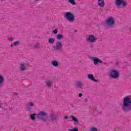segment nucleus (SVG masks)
Returning a JSON list of instances; mask_svg holds the SVG:
<instances>
[{
  "label": "nucleus",
  "mask_w": 131,
  "mask_h": 131,
  "mask_svg": "<svg viewBox=\"0 0 131 131\" xmlns=\"http://www.w3.org/2000/svg\"><path fill=\"white\" fill-rule=\"evenodd\" d=\"M33 106H34V104H33V103L32 102H29L27 103L26 105L27 111L29 112L31 111V110H32V107H33Z\"/></svg>",
  "instance_id": "nucleus-11"
},
{
  "label": "nucleus",
  "mask_w": 131,
  "mask_h": 131,
  "mask_svg": "<svg viewBox=\"0 0 131 131\" xmlns=\"http://www.w3.org/2000/svg\"><path fill=\"white\" fill-rule=\"evenodd\" d=\"M76 85L78 89H82V83L81 81H78L76 82Z\"/></svg>",
  "instance_id": "nucleus-15"
},
{
  "label": "nucleus",
  "mask_w": 131,
  "mask_h": 131,
  "mask_svg": "<svg viewBox=\"0 0 131 131\" xmlns=\"http://www.w3.org/2000/svg\"><path fill=\"white\" fill-rule=\"evenodd\" d=\"M21 43H20L19 41H16L15 42H14V46L15 47H17V46H19V45H20Z\"/></svg>",
  "instance_id": "nucleus-23"
},
{
  "label": "nucleus",
  "mask_w": 131,
  "mask_h": 131,
  "mask_svg": "<svg viewBox=\"0 0 131 131\" xmlns=\"http://www.w3.org/2000/svg\"><path fill=\"white\" fill-rule=\"evenodd\" d=\"M53 33H54V34H57V33H58V29H56L53 30Z\"/></svg>",
  "instance_id": "nucleus-26"
},
{
  "label": "nucleus",
  "mask_w": 131,
  "mask_h": 131,
  "mask_svg": "<svg viewBox=\"0 0 131 131\" xmlns=\"http://www.w3.org/2000/svg\"><path fill=\"white\" fill-rule=\"evenodd\" d=\"M75 32L76 33L77 32V31L76 30H75Z\"/></svg>",
  "instance_id": "nucleus-33"
},
{
  "label": "nucleus",
  "mask_w": 131,
  "mask_h": 131,
  "mask_svg": "<svg viewBox=\"0 0 131 131\" xmlns=\"http://www.w3.org/2000/svg\"><path fill=\"white\" fill-rule=\"evenodd\" d=\"M121 108L123 112H124L125 113L130 112L131 98L129 96H127L123 98Z\"/></svg>",
  "instance_id": "nucleus-1"
},
{
  "label": "nucleus",
  "mask_w": 131,
  "mask_h": 131,
  "mask_svg": "<svg viewBox=\"0 0 131 131\" xmlns=\"http://www.w3.org/2000/svg\"><path fill=\"white\" fill-rule=\"evenodd\" d=\"M55 38H50L48 40L49 43H54L55 42Z\"/></svg>",
  "instance_id": "nucleus-20"
},
{
  "label": "nucleus",
  "mask_w": 131,
  "mask_h": 131,
  "mask_svg": "<svg viewBox=\"0 0 131 131\" xmlns=\"http://www.w3.org/2000/svg\"><path fill=\"white\" fill-rule=\"evenodd\" d=\"M68 2H69V3H70V4H71L73 6L76 5V3L75 2V1H74V0H68Z\"/></svg>",
  "instance_id": "nucleus-22"
},
{
  "label": "nucleus",
  "mask_w": 131,
  "mask_h": 131,
  "mask_svg": "<svg viewBox=\"0 0 131 131\" xmlns=\"http://www.w3.org/2000/svg\"><path fill=\"white\" fill-rule=\"evenodd\" d=\"M104 65H107V63H104Z\"/></svg>",
  "instance_id": "nucleus-35"
},
{
  "label": "nucleus",
  "mask_w": 131,
  "mask_h": 131,
  "mask_svg": "<svg viewBox=\"0 0 131 131\" xmlns=\"http://www.w3.org/2000/svg\"><path fill=\"white\" fill-rule=\"evenodd\" d=\"M38 47H39V43H36L35 45V48H36V49H37V48H38Z\"/></svg>",
  "instance_id": "nucleus-27"
},
{
  "label": "nucleus",
  "mask_w": 131,
  "mask_h": 131,
  "mask_svg": "<svg viewBox=\"0 0 131 131\" xmlns=\"http://www.w3.org/2000/svg\"><path fill=\"white\" fill-rule=\"evenodd\" d=\"M14 94L15 96H18V93L14 92Z\"/></svg>",
  "instance_id": "nucleus-31"
},
{
  "label": "nucleus",
  "mask_w": 131,
  "mask_h": 131,
  "mask_svg": "<svg viewBox=\"0 0 131 131\" xmlns=\"http://www.w3.org/2000/svg\"><path fill=\"white\" fill-rule=\"evenodd\" d=\"M90 131H98V129H97V128H96V127H92L90 129Z\"/></svg>",
  "instance_id": "nucleus-24"
},
{
  "label": "nucleus",
  "mask_w": 131,
  "mask_h": 131,
  "mask_svg": "<svg viewBox=\"0 0 131 131\" xmlns=\"http://www.w3.org/2000/svg\"><path fill=\"white\" fill-rule=\"evenodd\" d=\"M5 83V78L4 76L0 75V89H2L4 86V83Z\"/></svg>",
  "instance_id": "nucleus-12"
},
{
  "label": "nucleus",
  "mask_w": 131,
  "mask_h": 131,
  "mask_svg": "<svg viewBox=\"0 0 131 131\" xmlns=\"http://www.w3.org/2000/svg\"><path fill=\"white\" fill-rule=\"evenodd\" d=\"M96 40H97L96 37L93 35H89L87 39V41H88V42H95Z\"/></svg>",
  "instance_id": "nucleus-10"
},
{
  "label": "nucleus",
  "mask_w": 131,
  "mask_h": 131,
  "mask_svg": "<svg viewBox=\"0 0 131 131\" xmlns=\"http://www.w3.org/2000/svg\"><path fill=\"white\" fill-rule=\"evenodd\" d=\"M51 64L54 66V67H58L59 63L57 60H52L51 61Z\"/></svg>",
  "instance_id": "nucleus-16"
},
{
  "label": "nucleus",
  "mask_w": 131,
  "mask_h": 131,
  "mask_svg": "<svg viewBox=\"0 0 131 131\" xmlns=\"http://www.w3.org/2000/svg\"><path fill=\"white\" fill-rule=\"evenodd\" d=\"M63 49V44L60 41H57L56 46L54 47V51H62Z\"/></svg>",
  "instance_id": "nucleus-8"
},
{
  "label": "nucleus",
  "mask_w": 131,
  "mask_h": 131,
  "mask_svg": "<svg viewBox=\"0 0 131 131\" xmlns=\"http://www.w3.org/2000/svg\"><path fill=\"white\" fill-rule=\"evenodd\" d=\"M69 131H78V128L77 127H74L73 129H69Z\"/></svg>",
  "instance_id": "nucleus-25"
},
{
  "label": "nucleus",
  "mask_w": 131,
  "mask_h": 131,
  "mask_svg": "<svg viewBox=\"0 0 131 131\" xmlns=\"http://www.w3.org/2000/svg\"><path fill=\"white\" fill-rule=\"evenodd\" d=\"M110 76L114 79H116L119 77V72L116 70H113L110 74Z\"/></svg>",
  "instance_id": "nucleus-5"
},
{
  "label": "nucleus",
  "mask_w": 131,
  "mask_h": 131,
  "mask_svg": "<svg viewBox=\"0 0 131 131\" xmlns=\"http://www.w3.org/2000/svg\"><path fill=\"white\" fill-rule=\"evenodd\" d=\"M68 118H69V117H68V116H64V119H68Z\"/></svg>",
  "instance_id": "nucleus-30"
},
{
  "label": "nucleus",
  "mask_w": 131,
  "mask_h": 131,
  "mask_svg": "<svg viewBox=\"0 0 131 131\" xmlns=\"http://www.w3.org/2000/svg\"><path fill=\"white\" fill-rule=\"evenodd\" d=\"M70 118H72V120L73 121H74L75 122L78 123V119H77V118H75V117L71 116Z\"/></svg>",
  "instance_id": "nucleus-17"
},
{
  "label": "nucleus",
  "mask_w": 131,
  "mask_h": 131,
  "mask_svg": "<svg viewBox=\"0 0 131 131\" xmlns=\"http://www.w3.org/2000/svg\"><path fill=\"white\" fill-rule=\"evenodd\" d=\"M64 17L68 20L69 22L73 23L74 22V15L71 12H67L64 14Z\"/></svg>",
  "instance_id": "nucleus-3"
},
{
  "label": "nucleus",
  "mask_w": 131,
  "mask_h": 131,
  "mask_svg": "<svg viewBox=\"0 0 131 131\" xmlns=\"http://www.w3.org/2000/svg\"><path fill=\"white\" fill-rule=\"evenodd\" d=\"M50 120L53 122H57L58 121V118H59L58 115L54 113H52L50 115Z\"/></svg>",
  "instance_id": "nucleus-6"
},
{
  "label": "nucleus",
  "mask_w": 131,
  "mask_h": 131,
  "mask_svg": "<svg viewBox=\"0 0 131 131\" xmlns=\"http://www.w3.org/2000/svg\"><path fill=\"white\" fill-rule=\"evenodd\" d=\"M78 97H79V98L82 97V93H79V94H78Z\"/></svg>",
  "instance_id": "nucleus-28"
},
{
  "label": "nucleus",
  "mask_w": 131,
  "mask_h": 131,
  "mask_svg": "<svg viewBox=\"0 0 131 131\" xmlns=\"http://www.w3.org/2000/svg\"><path fill=\"white\" fill-rule=\"evenodd\" d=\"M8 40H9L10 41H12L14 40V38H13V37L9 38H8Z\"/></svg>",
  "instance_id": "nucleus-29"
},
{
  "label": "nucleus",
  "mask_w": 131,
  "mask_h": 131,
  "mask_svg": "<svg viewBox=\"0 0 131 131\" xmlns=\"http://www.w3.org/2000/svg\"><path fill=\"white\" fill-rule=\"evenodd\" d=\"M20 71H24L25 69H26V66H25V64H20Z\"/></svg>",
  "instance_id": "nucleus-18"
},
{
  "label": "nucleus",
  "mask_w": 131,
  "mask_h": 131,
  "mask_svg": "<svg viewBox=\"0 0 131 131\" xmlns=\"http://www.w3.org/2000/svg\"><path fill=\"white\" fill-rule=\"evenodd\" d=\"M2 108V105H1V103H0V108Z\"/></svg>",
  "instance_id": "nucleus-34"
},
{
  "label": "nucleus",
  "mask_w": 131,
  "mask_h": 131,
  "mask_svg": "<svg viewBox=\"0 0 131 131\" xmlns=\"http://www.w3.org/2000/svg\"><path fill=\"white\" fill-rule=\"evenodd\" d=\"M63 35L59 34L57 35L56 38L59 40H61V39H63Z\"/></svg>",
  "instance_id": "nucleus-19"
},
{
  "label": "nucleus",
  "mask_w": 131,
  "mask_h": 131,
  "mask_svg": "<svg viewBox=\"0 0 131 131\" xmlns=\"http://www.w3.org/2000/svg\"><path fill=\"white\" fill-rule=\"evenodd\" d=\"M46 85H48V86H51V85L53 84V82H52V81L51 80H49L46 81Z\"/></svg>",
  "instance_id": "nucleus-21"
},
{
  "label": "nucleus",
  "mask_w": 131,
  "mask_h": 131,
  "mask_svg": "<svg viewBox=\"0 0 131 131\" xmlns=\"http://www.w3.org/2000/svg\"><path fill=\"white\" fill-rule=\"evenodd\" d=\"M98 5L99 7H101V8L104 7L105 6V2H104V0H98Z\"/></svg>",
  "instance_id": "nucleus-14"
},
{
  "label": "nucleus",
  "mask_w": 131,
  "mask_h": 131,
  "mask_svg": "<svg viewBox=\"0 0 131 131\" xmlns=\"http://www.w3.org/2000/svg\"><path fill=\"white\" fill-rule=\"evenodd\" d=\"M35 117L37 119L39 120H42L43 122H47V119L48 118V113L45 111H41L39 114H32L30 115V118L32 120H35Z\"/></svg>",
  "instance_id": "nucleus-2"
},
{
  "label": "nucleus",
  "mask_w": 131,
  "mask_h": 131,
  "mask_svg": "<svg viewBox=\"0 0 131 131\" xmlns=\"http://www.w3.org/2000/svg\"><path fill=\"white\" fill-rule=\"evenodd\" d=\"M115 4L117 7H120L121 5L123 7H126L127 6L126 2L124 0H116Z\"/></svg>",
  "instance_id": "nucleus-7"
},
{
  "label": "nucleus",
  "mask_w": 131,
  "mask_h": 131,
  "mask_svg": "<svg viewBox=\"0 0 131 131\" xmlns=\"http://www.w3.org/2000/svg\"><path fill=\"white\" fill-rule=\"evenodd\" d=\"M115 22H116L115 18L112 16H110L105 20L106 24H107L109 27H114V26H115Z\"/></svg>",
  "instance_id": "nucleus-4"
},
{
  "label": "nucleus",
  "mask_w": 131,
  "mask_h": 131,
  "mask_svg": "<svg viewBox=\"0 0 131 131\" xmlns=\"http://www.w3.org/2000/svg\"><path fill=\"white\" fill-rule=\"evenodd\" d=\"M11 48H13V47H14V44H11Z\"/></svg>",
  "instance_id": "nucleus-32"
},
{
  "label": "nucleus",
  "mask_w": 131,
  "mask_h": 131,
  "mask_svg": "<svg viewBox=\"0 0 131 131\" xmlns=\"http://www.w3.org/2000/svg\"><path fill=\"white\" fill-rule=\"evenodd\" d=\"M88 78H89V79H90L92 81H95V82H98V80L95 79V78L94 77V75L93 74H88Z\"/></svg>",
  "instance_id": "nucleus-13"
},
{
  "label": "nucleus",
  "mask_w": 131,
  "mask_h": 131,
  "mask_svg": "<svg viewBox=\"0 0 131 131\" xmlns=\"http://www.w3.org/2000/svg\"><path fill=\"white\" fill-rule=\"evenodd\" d=\"M36 2H38V1H39V0H35Z\"/></svg>",
  "instance_id": "nucleus-36"
},
{
  "label": "nucleus",
  "mask_w": 131,
  "mask_h": 131,
  "mask_svg": "<svg viewBox=\"0 0 131 131\" xmlns=\"http://www.w3.org/2000/svg\"><path fill=\"white\" fill-rule=\"evenodd\" d=\"M92 61H93V64H94V65H98L99 63H103V61H102L101 59L96 57H92Z\"/></svg>",
  "instance_id": "nucleus-9"
}]
</instances>
